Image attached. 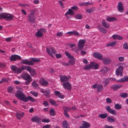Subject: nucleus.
Returning <instances> with one entry per match:
<instances>
[{
    "label": "nucleus",
    "instance_id": "obj_47",
    "mask_svg": "<svg viewBox=\"0 0 128 128\" xmlns=\"http://www.w3.org/2000/svg\"><path fill=\"white\" fill-rule=\"evenodd\" d=\"M50 116H54L55 115L54 110V108L51 109L50 112Z\"/></svg>",
    "mask_w": 128,
    "mask_h": 128
},
{
    "label": "nucleus",
    "instance_id": "obj_28",
    "mask_svg": "<svg viewBox=\"0 0 128 128\" xmlns=\"http://www.w3.org/2000/svg\"><path fill=\"white\" fill-rule=\"evenodd\" d=\"M122 86L123 85H122L116 84L113 86L112 88L114 90H116L122 88Z\"/></svg>",
    "mask_w": 128,
    "mask_h": 128
},
{
    "label": "nucleus",
    "instance_id": "obj_63",
    "mask_svg": "<svg viewBox=\"0 0 128 128\" xmlns=\"http://www.w3.org/2000/svg\"><path fill=\"white\" fill-rule=\"evenodd\" d=\"M2 79L4 82H7L10 80V79L8 78H2Z\"/></svg>",
    "mask_w": 128,
    "mask_h": 128
},
{
    "label": "nucleus",
    "instance_id": "obj_39",
    "mask_svg": "<svg viewBox=\"0 0 128 128\" xmlns=\"http://www.w3.org/2000/svg\"><path fill=\"white\" fill-rule=\"evenodd\" d=\"M8 92L10 94L13 93L14 92V87L12 86H10L7 88Z\"/></svg>",
    "mask_w": 128,
    "mask_h": 128
},
{
    "label": "nucleus",
    "instance_id": "obj_30",
    "mask_svg": "<svg viewBox=\"0 0 128 128\" xmlns=\"http://www.w3.org/2000/svg\"><path fill=\"white\" fill-rule=\"evenodd\" d=\"M112 38L114 39H116L119 40H122L123 38L122 36H119L118 34H114L112 36Z\"/></svg>",
    "mask_w": 128,
    "mask_h": 128
},
{
    "label": "nucleus",
    "instance_id": "obj_57",
    "mask_svg": "<svg viewBox=\"0 0 128 128\" xmlns=\"http://www.w3.org/2000/svg\"><path fill=\"white\" fill-rule=\"evenodd\" d=\"M58 2L59 3L60 6L61 8H64V5L63 4L62 1H59Z\"/></svg>",
    "mask_w": 128,
    "mask_h": 128
},
{
    "label": "nucleus",
    "instance_id": "obj_25",
    "mask_svg": "<svg viewBox=\"0 0 128 128\" xmlns=\"http://www.w3.org/2000/svg\"><path fill=\"white\" fill-rule=\"evenodd\" d=\"M54 93L55 95L57 96L59 98L62 99L64 98V96L60 94L59 91H54Z\"/></svg>",
    "mask_w": 128,
    "mask_h": 128
},
{
    "label": "nucleus",
    "instance_id": "obj_1",
    "mask_svg": "<svg viewBox=\"0 0 128 128\" xmlns=\"http://www.w3.org/2000/svg\"><path fill=\"white\" fill-rule=\"evenodd\" d=\"M15 96L24 102H27L28 100L32 102L36 101V99L31 96H28L26 97L25 94L20 90L17 92L15 94Z\"/></svg>",
    "mask_w": 128,
    "mask_h": 128
},
{
    "label": "nucleus",
    "instance_id": "obj_7",
    "mask_svg": "<svg viewBox=\"0 0 128 128\" xmlns=\"http://www.w3.org/2000/svg\"><path fill=\"white\" fill-rule=\"evenodd\" d=\"M46 51L50 56L52 57H54L53 54H55L57 52L56 50H54L53 48L52 47L49 48H46Z\"/></svg>",
    "mask_w": 128,
    "mask_h": 128
},
{
    "label": "nucleus",
    "instance_id": "obj_5",
    "mask_svg": "<svg viewBox=\"0 0 128 128\" xmlns=\"http://www.w3.org/2000/svg\"><path fill=\"white\" fill-rule=\"evenodd\" d=\"M86 42V40L85 39H81L79 40L78 44V48H79L80 50H83Z\"/></svg>",
    "mask_w": 128,
    "mask_h": 128
},
{
    "label": "nucleus",
    "instance_id": "obj_33",
    "mask_svg": "<svg viewBox=\"0 0 128 128\" xmlns=\"http://www.w3.org/2000/svg\"><path fill=\"white\" fill-rule=\"evenodd\" d=\"M116 42H110L106 44V46H107L113 47L116 45Z\"/></svg>",
    "mask_w": 128,
    "mask_h": 128
},
{
    "label": "nucleus",
    "instance_id": "obj_42",
    "mask_svg": "<svg viewBox=\"0 0 128 128\" xmlns=\"http://www.w3.org/2000/svg\"><path fill=\"white\" fill-rule=\"evenodd\" d=\"M94 8H89L86 9V10L87 12H88L89 13H90L91 12H93L94 11Z\"/></svg>",
    "mask_w": 128,
    "mask_h": 128
},
{
    "label": "nucleus",
    "instance_id": "obj_17",
    "mask_svg": "<svg viewBox=\"0 0 128 128\" xmlns=\"http://www.w3.org/2000/svg\"><path fill=\"white\" fill-rule=\"evenodd\" d=\"M21 76L22 78L26 80L32 79L30 76L28 74H23Z\"/></svg>",
    "mask_w": 128,
    "mask_h": 128
},
{
    "label": "nucleus",
    "instance_id": "obj_9",
    "mask_svg": "<svg viewBox=\"0 0 128 128\" xmlns=\"http://www.w3.org/2000/svg\"><path fill=\"white\" fill-rule=\"evenodd\" d=\"M21 59V57L17 55H13L11 56L10 58L11 61H15L16 60H20Z\"/></svg>",
    "mask_w": 128,
    "mask_h": 128
},
{
    "label": "nucleus",
    "instance_id": "obj_49",
    "mask_svg": "<svg viewBox=\"0 0 128 128\" xmlns=\"http://www.w3.org/2000/svg\"><path fill=\"white\" fill-rule=\"evenodd\" d=\"M30 61L32 62L33 65L34 64V62H39L40 61V60L36 58H32L31 59Z\"/></svg>",
    "mask_w": 128,
    "mask_h": 128
},
{
    "label": "nucleus",
    "instance_id": "obj_64",
    "mask_svg": "<svg viewBox=\"0 0 128 128\" xmlns=\"http://www.w3.org/2000/svg\"><path fill=\"white\" fill-rule=\"evenodd\" d=\"M56 56L57 58H60L62 57V55L60 54H57L56 55Z\"/></svg>",
    "mask_w": 128,
    "mask_h": 128
},
{
    "label": "nucleus",
    "instance_id": "obj_23",
    "mask_svg": "<svg viewBox=\"0 0 128 128\" xmlns=\"http://www.w3.org/2000/svg\"><path fill=\"white\" fill-rule=\"evenodd\" d=\"M101 24L102 26L105 28H108L110 27L109 24L105 20H102Z\"/></svg>",
    "mask_w": 128,
    "mask_h": 128
},
{
    "label": "nucleus",
    "instance_id": "obj_37",
    "mask_svg": "<svg viewBox=\"0 0 128 128\" xmlns=\"http://www.w3.org/2000/svg\"><path fill=\"white\" fill-rule=\"evenodd\" d=\"M98 92H100L103 90V87L102 84H98L97 88Z\"/></svg>",
    "mask_w": 128,
    "mask_h": 128
},
{
    "label": "nucleus",
    "instance_id": "obj_40",
    "mask_svg": "<svg viewBox=\"0 0 128 128\" xmlns=\"http://www.w3.org/2000/svg\"><path fill=\"white\" fill-rule=\"evenodd\" d=\"M75 18L78 20H81L82 18V16L81 14H78L75 15Z\"/></svg>",
    "mask_w": 128,
    "mask_h": 128
},
{
    "label": "nucleus",
    "instance_id": "obj_50",
    "mask_svg": "<svg viewBox=\"0 0 128 128\" xmlns=\"http://www.w3.org/2000/svg\"><path fill=\"white\" fill-rule=\"evenodd\" d=\"M109 80H110L109 79V78L105 79L104 80V82H105V84L104 85V86H105L109 83L110 82Z\"/></svg>",
    "mask_w": 128,
    "mask_h": 128
},
{
    "label": "nucleus",
    "instance_id": "obj_15",
    "mask_svg": "<svg viewBox=\"0 0 128 128\" xmlns=\"http://www.w3.org/2000/svg\"><path fill=\"white\" fill-rule=\"evenodd\" d=\"M117 9L119 12H122L124 10L123 4L120 2H118L117 6Z\"/></svg>",
    "mask_w": 128,
    "mask_h": 128
},
{
    "label": "nucleus",
    "instance_id": "obj_60",
    "mask_svg": "<svg viewBox=\"0 0 128 128\" xmlns=\"http://www.w3.org/2000/svg\"><path fill=\"white\" fill-rule=\"evenodd\" d=\"M69 45L70 46L72 50H74V47H75L76 46L75 44H69Z\"/></svg>",
    "mask_w": 128,
    "mask_h": 128
},
{
    "label": "nucleus",
    "instance_id": "obj_3",
    "mask_svg": "<svg viewBox=\"0 0 128 128\" xmlns=\"http://www.w3.org/2000/svg\"><path fill=\"white\" fill-rule=\"evenodd\" d=\"M65 54L67 57L69 59H70L68 63V66L70 65H73L75 63V61L74 60V58L73 56H72L68 52H66Z\"/></svg>",
    "mask_w": 128,
    "mask_h": 128
},
{
    "label": "nucleus",
    "instance_id": "obj_22",
    "mask_svg": "<svg viewBox=\"0 0 128 128\" xmlns=\"http://www.w3.org/2000/svg\"><path fill=\"white\" fill-rule=\"evenodd\" d=\"M31 120L32 122L39 123L40 122L41 119L38 116H36L32 118L31 119Z\"/></svg>",
    "mask_w": 128,
    "mask_h": 128
},
{
    "label": "nucleus",
    "instance_id": "obj_38",
    "mask_svg": "<svg viewBox=\"0 0 128 128\" xmlns=\"http://www.w3.org/2000/svg\"><path fill=\"white\" fill-rule=\"evenodd\" d=\"M93 64L92 62L90 64L87 65L85 66L84 69L85 70H89L91 68H92V66H93Z\"/></svg>",
    "mask_w": 128,
    "mask_h": 128
},
{
    "label": "nucleus",
    "instance_id": "obj_4",
    "mask_svg": "<svg viewBox=\"0 0 128 128\" xmlns=\"http://www.w3.org/2000/svg\"><path fill=\"white\" fill-rule=\"evenodd\" d=\"M13 18V16L9 14L2 13L0 14V19L3 18L6 20H11Z\"/></svg>",
    "mask_w": 128,
    "mask_h": 128
},
{
    "label": "nucleus",
    "instance_id": "obj_53",
    "mask_svg": "<svg viewBox=\"0 0 128 128\" xmlns=\"http://www.w3.org/2000/svg\"><path fill=\"white\" fill-rule=\"evenodd\" d=\"M49 102L50 104L52 105L55 106H57V104L56 103V102L53 100H49Z\"/></svg>",
    "mask_w": 128,
    "mask_h": 128
},
{
    "label": "nucleus",
    "instance_id": "obj_55",
    "mask_svg": "<svg viewBox=\"0 0 128 128\" xmlns=\"http://www.w3.org/2000/svg\"><path fill=\"white\" fill-rule=\"evenodd\" d=\"M32 85L34 87H35V88L37 87L38 86V84L35 82H33L32 83Z\"/></svg>",
    "mask_w": 128,
    "mask_h": 128
},
{
    "label": "nucleus",
    "instance_id": "obj_35",
    "mask_svg": "<svg viewBox=\"0 0 128 128\" xmlns=\"http://www.w3.org/2000/svg\"><path fill=\"white\" fill-rule=\"evenodd\" d=\"M117 20V18L114 17H108L106 18V20L108 22L116 21Z\"/></svg>",
    "mask_w": 128,
    "mask_h": 128
},
{
    "label": "nucleus",
    "instance_id": "obj_56",
    "mask_svg": "<svg viewBox=\"0 0 128 128\" xmlns=\"http://www.w3.org/2000/svg\"><path fill=\"white\" fill-rule=\"evenodd\" d=\"M123 48L125 49L128 50V44L127 43H125L124 44Z\"/></svg>",
    "mask_w": 128,
    "mask_h": 128
},
{
    "label": "nucleus",
    "instance_id": "obj_41",
    "mask_svg": "<svg viewBox=\"0 0 128 128\" xmlns=\"http://www.w3.org/2000/svg\"><path fill=\"white\" fill-rule=\"evenodd\" d=\"M108 114L106 113L104 114H101L99 115V117L102 119H104L107 117Z\"/></svg>",
    "mask_w": 128,
    "mask_h": 128
},
{
    "label": "nucleus",
    "instance_id": "obj_44",
    "mask_svg": "<svg viewBox=\"0 0 128 128\" xmlns=\"http://www.w3.org/2000/svg\"><path fill=\"white\" fill-rule=\"evenodd\" d=\"M114 108L116 110L120 109L122 108V106L121 104H115Z\"/></svg>",
    "mask_w": 128,
    "mask_h": 128
},
{
    "label": "nucleus",
    "instance_id": "obj_13",
    "mask_svg": "<svg viewBox=\"0 0 128 128\" xmlns=\"http://www.w3.org/2000/svg\"><path fill=\"white\" fill-rule=\"evenodd\" d=\"M93 56L97 59L101 60L103 58V56L102 54L98 52H95L93 54Z\"/></svg>",
    "mask_w": 128,
    "mask_h": 128
},
{
    "label": "nucleus",
    "instance_id": "obj_36",
    "mask_svg": "<svg viewBox=\"0 0 128 128\" xmlns=\"http://www.w3.org/2000/svg\"><path fill=\"white\" fill-rule=\"evenodd\" d=\"M35 35L37 38H40L43 36V33L38 30L36 33Z\"/></svg>",
    "mask_w": 128,
    "mask_h": 128
},
{
    "label": "nucleus",
    "instance_id": "obj_51",
    "mask_svg": "<svg viewBox=\"0 0 128 128\" xmlns=\"http://www.w3.org/2000/svg\"><path fill=\"white\" fill-rule=\"evenodd\" d=\"M85 6H87L90 5H92L94 4V3L93 2H84Z\"/></svg>",
    "mask_w": 128,
    "mask_h": 128
},
{
    "label": "nucleus",
    "instance_id": "obj_61",
    "mask_svg": "<svg viewBox=\"0 0 128 128\" xmlns=\"http://www.w3.org/2000/svg\"><path fill=\"white\" fill-rule=\"evenodd\" d=\"M118 60L120 62H123L124 60V58L122 56L119 57L118 58Z\"/></svg>",
    "mask_w": 128,
    "mask_h": 128
},
{
    "label": "nucleus",
    "instance_id": "obj_34",
    "mask_svg": "<svg viewBox=\"0 0 128 128\" xmlns=\"http://www.w3.org/2000/svg\"><path fill=\"white\" fill-rule=\"evenodd\" d=\"M62 127L63 128H69L68 122L65 120L62 122Z\"/></svg>",
    "mask_w": 128,
    "mask_h": 128
},
{
    "label": "nucleus",
    "instance_id": "obj_32",
    "mask_svg": "<svg viewBox=\"0 0 128 128\" xmlns=\"http://www.w3.org/2000/svg\"><path fill=\"white\" fill-rule=\"evenodd\" d=\"M107 119V121L110 123H112L115 121V120L111 116H108Z\"/></svg>",
    "mask_w": 128,
    "mask_h": 128
},
{
    "label": "nucleus",
    "instance_id": "obj_52",
    "mask_svg": "<svg viewBox=\"0 0 128 128\" xmlns=\"http://www.w3.org/2000/svg\"><path fill=\"white\" fill-rule=\"evenodd\" d=\"M120 96L123 98H126L128 97V94L124 93L120 95Z\"/></svg>",
    "mask_w": 128,
    "mask_h": 128
},
{
    "label": "nucleus",
    "instance_id": "obj_54",
    "mask_svg": "<svg viewBox=\"0 0 128 128\" xmlns=\"http://www.w3.org/2000/svg\"><path fill=\"white\" fill-rule=\"evenodd\" d=\"M30 93L35 97L37 96L38 94L37 92L34 91H31Z\"/></svg>",
    "mask_w": 128,
    "mask_h": 128
},
{
    "label": "nucleus",
    "instance_id": "obj_6",
    "mask_svg": "<svg viewBox=\"0 0 128 128\" xmlns=\"http://www.w3.org/2000/svg\"><path fill=\"white\" fill-rule=\"evenodd\" d=\"M124 70L123 67L121 66H119L116 70V74L117 76L120 75L121 76H123V71Z\"/></svg>",
    "mask_w": 128,
    "mask_h": 128
},
{
    "label": "nucleus",
    "instance_id": "obj_12",
    "mask_svg": "<svg viewBox=\"0 0 128 128\" xmlns=\"http://www.w3.org/2000/svg\"><path fill=\"white\" fill-rule=\"evenodd\" d=\"M35 17V15H28V20L30 23L34 24L36 22Z\"/></svg>",
    "mask_w": 128,
    "mask_h": 128
},
{
    "label": "nucleus",
    "instance_id": "obj_20",
    "mask_svg": "<svg viewBox=\"0 0 128 128\" xmlns=\"http://www.w3.org/2000/svg\"><path fill=\"white\" fill-rule=\"evenodd\" d=\"M24 112L21 113L17 112L16 114V117L17 119L20 120L22 118L24 115Z\"/></svg>",
    "mask_w": 128,
    "mask_h": 128
},
{
    "label": "nucleus",
    "instance_id": "obj_19",
    "mask_svg": "<svg viewBox=\"0 0 128 128\" xmlns=\"http://www.w3.org/2000/svg\"><path fill=\"white\" fill-rule=\"evenodd\" d=\"M40 84L43 86H46L48 84V82L43 78H41L40 81Z\"/></svg>",
    "mask_w": 128,
    "mask_h": 128
},
{
    "label": "nucleus",
    "instance_id": "obj_2",
    "mask_svg": "<svg viewBox=\"0 0 128 128\" xmlns=\"http://www.w3.org/2000/svg\"><path fill=\"white\" fill-rule=\"evenodd\" d=\"M26 66H22L20 68H18L16 66L12 65L10 66L12 70L15 73L20 74L24 70H26Z\"/></svg>",
    "mask_w": 128,
    "mask_h": 128
},
{
    "label": "nucleus",
    "instance_id": "obj_11",
    "mask_svg": "<svg viewBox=\"0 0 128 128\" xmlns=\"http://www.w3.org/2000/svg\"><path fill=\"white\" fill-rule=\"evenodd\" d=\"M74 12L73 10H72L71 9L69 8L65 14L64 16L68 19L70 18L69 16H68V15H73L74 14Z\"/></svg>",
    "mask_w": 128,
    "mask_h": 128
},
{
    "label": "nucleus",
    "instance_id": "obj_48",
    "mask_svg": "<svg viewBox=\"0 0 128 128\" xmlns=\"http://www.w3.org/2000/svg\"><path fill=\"white\" fill-rule=\"evenodd\" d=\"M36 8L33 9L30 11V14L29 15H35V14L36 11Z\"/></svg>",
    "mask_w": 128,
    "mask_h": 128
},
{
    "label": "nucleus",
    "instance_id": "obj_18",
    "mask_svg": "<svg viewBox=\"0 0 128 128\" xmlns=\"http://www.w3.org/2000/svg\"><path fill=\"white\" fill-rule=\"evenodd\" d=\"M103 62L105 65H107L110 64L111 62V60L109 58H105L102 59Z\"/></svg>",
    "mask_w": 128,
    "mask_h": 128
},
{
    "label": "nucleus",
    "instance_id": "obj_29",
    "mask_svg": "<svg viewBox=\"0 0 128 128\" xmlns=\"http://www.w3.org/2000/svg\"><path fill=\"white\" fill-rule=\"evenodd\" d=\"M109 68L105 66L100 70V72L103 74H105L109 71Z\"/></svg>",
    "mask_w": 128,
    "mask_h": 128
},
{
    "label": "nucleus",
    "instance_id": "obj_27",
    "mask_svg": "<svg viewBox=\"0 0 128 128\" xmlns=\"http://www.w3.org/2000/svg\"><path fill=\"white\" fill-rule=\"evenodd\" d=\"M66 34L70 36L74 35L76 36H78L80 35L79 33L77 31H75L69 32H67Z\"/></svg>",
    "mask_w": 128,
    "mask_h": 128
},
{
    "label": "nucleus",
    "instance_id": "obj_14",
    "mask_svg": "<svg viewBox=\"0 0 128 128\" xmlns=\"http://www.w3.org/2000/svg\"><path fill=\"white\" fill-rule=\"evenodd\" d=\"M64 88L68 90H70L72 88L71 84L69 82H64L62 84Z\"/></svg>",
    "mask_w": 128,
    "mask_h": 128
},
{
    "label": "nucleus",
    "instance_id": "obj_58",
    "mask_svg": "<svg viewBox=\"0 0 128 128\" xmlns=\"http://www.w3.org/2000/svg\"><path fill=\"white\" fill-rule=\"evenodd\" d=\"M72 10H78V8L77 6H73L71 7V8Z\"/></svg>",
    "mask_w": 128,
    "mask_h": 128
},
{
    "label": "nucleus",
    "instance_id": "obj_16",
    "mask_svg": "<svg viewBox=\"0 0 128 128\" xmlns=\"http://www.w3.org/2000/svg\"><path fill=\"white\" fill-rule=\"evenodd\" d=\"M60 79L62 82H67L69 80V78L64 75H60Z\"/></svg>",
    "mask_w": 128,
    "mask_h": 128
},
{
    "label": "nucleus",
    "instance_id": "obj_45",
    "mask_svg": "<svg viewBox=\"0 0 128 128\" xmlns=\"http://www.w3.org/2000/svg\"><path fill=\"white\" fill-rule=\"evenodd\" d=\"M92 63L93 64V65L92 66V68L94 67V68L95 69H98L99 67V66L98 64H96V63L94 62H92Z\"/></svg>",
    "mask_w": 128,
    "mask_h": 128
},
{
    "label": "nucleus",
    "instance_id": "obj_24",
    "mask_svg": "<svg viewBox=\"0 0 128 128\" xmlns=\"http://www.w3.org/2000/svg\"><path fill=\"white\" fill-rule=\"evenodd\" d=\"M22 63L23 64H26L30 65H33V64L30 60H28L27 59L22 60Z\"/></svg>",
    "mask_w": 128,
    "mask_h": 128
},
{
    "label": "nucleus",
    "instance_id": "obj_10",
    "mask_svg": "<svg viewBox=\"0 0 128 128\" xmlns=\"http://www.w3.org/2000/svg\"><path fill=\"white\" fill-rule=\"evenodd\" d=\"M106 109L108 112L112 115H116V113L115 110H112L110 108V106H107L106 108Z\"/></svg>",
    "mask_w": 128,
    "mask_h": 128
},
{
    "label": "nucleus",
    "instance_id": "obj_43",
    "mask_svg": "<svg viewBox=\"0 0 128 128\" xmlns=\"http://www.w3.org/2000/svg\"><path fill=\"white\" fill-rule=\"evenodd\" d=\"M63 108L64 112H67L68 111H70L71 110V108H70L66 106H64Z\"/></svg>",
    "mask_w": 128,
    "mask_h": 128
},
{
    "label": "nucleus",
    "instance_id": "obj_46",
    "mask_svg": "<svg viewBox=\"0 0 128 128\" xmlns=\"http://www.w3.org/2000/svg\"><path fill=\"white\" fill-rule=\"evenodd\" d=\"M44 93V95L47 97L48 98L50 97L49 94L50 93V92L49 90H46Z\"/></svg>",
    "mask_w": 128,
    "mask_h": 128
},
{
    "label": "nucleus",
    "instance_id": "obj_62",
    "mask_svg": "<svg viewBox=\"0 0 128 128\" xmlns=\"http://www.w3.org/2000/svg\"><path fill=\"white\" fill-rule=\"evenodd\" d=\"M106 100V102L107 103H110L112 102V100H111L109 98H107Z\"/></svg>",
    "mask_w": 128,
    "mask_h": 128
},
{
    "label": "nucleus",
    "instance_id": "obj_59",
    "mask_svg": "<svg viewBox=\"0 0 128 128\" xmlns=\"http://www.w3.org/2000/svg\"><path fill=\"white\" fill-rule=\"evenodd\" d=\"M26 81L25 82V84L26 85L28 84L30 82L32 81V78L26 80Z\"/></svg>",
    "mask_w": 128,
    "mask_h": 128
},
{
    "label": "nucleus",
    "instance_id": "obj_21",
    "mask_svg": "<svg viewBox=\"0 0 128 128\" xmlns=\"http://www.w3.org/2000/svg\"><path fill=\"white\" fill-rule=\"evenodd\" d=\"M90 126L89 123L85 121H82V126H80V128H87Z\"/></svg>",
    "mask_w": 128,
    "mask_h": 128
},
{
    "label": "nucleus",
    "instance_id": "obj_8",
    "mask_svg": "<svg viewBox=\"0 0 128 128\" xmlns=\"http://www.w3.org/2000/svg\"><path fill=\"white\" fill-rule=\"evenodd\" d=\"M26 70L29 72L32 76H34L36 74L35 69L30 66H26Z\"/></svg>",
    "mask_w": 128,
    "mask_h": 128
},
{
    "label": "nucleus",
    "instance_id": "obj_31",
    "mask_svg": "<svg viewBox=\"0 0 128 128\" xmlns=\"http://www.w3.org/2000/svg\"><path fill=\"white\" fill-rule=\"evenodd\" d=\"M117 82H124L126 81L128 82V77L127 76H124L123 78L117 80Z\"/></svg>",
    "mask_w": 128,
    "mask_h": 128
},
{
    "label": "nucleus",
    "instance_id": "obj_26",
    "mask_svg": "<svg viewBox=\"0 0 128 128\" xmlns=\"http://www.w3.org/2000/svg\"><path fill=\"white\" fill-rule=\"evenodd\" d=\"M97 28L99 31L101 32L104 34H105L106 32L107 31L106 29H104L100 26V25L98 26H97Z\"/></svg>",
    "mask_w": 128,
    "mask_h": 128
}]
</instances>
